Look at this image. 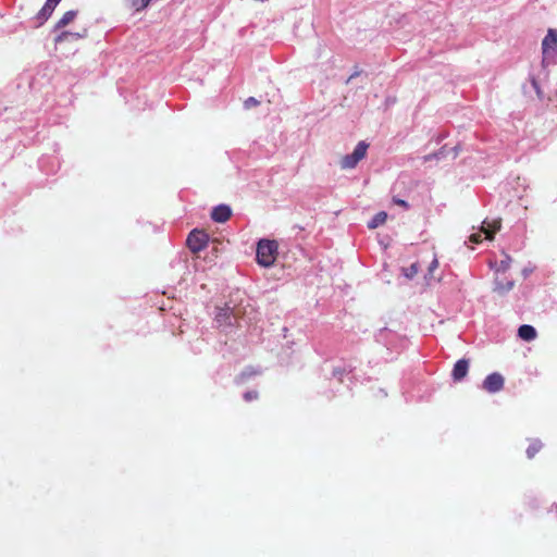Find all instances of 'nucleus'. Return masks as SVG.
Masks as SVG:
<instances>
[{"label":"nucleus","instance_id":"26","mask_svg":"<svg viewBox=\"0 0 557 557\" xmlns=\"http://www.w3.org/2000/svg\"><path fill=\"white\" fill-rule=\"evenodd\" d=\"M522 334H523L522 325H520V326L517 329V336H518L519 338H522Z\"/></svg>","mask_w":557,"mask_h":557},{"label":"nucleus","instance_id":"21","mask_svg":"<svg viewBox=\"0 0 557 557\" xmlns=\"http://www.w3.org/2000/svg\"><path fill=\"white\" fill-rule=\"evenodd\" d=\"M257 398H258V392H256V391H248L244 394V399L246 401H251Z\"/></svg>","mask_w":557,"mask_h":557},{"label":"nucleus","instance_id":"2","mask_svg":"<svg viewBox=\"0 0 557 557\" xmlns=\"http://www.w3.org/2000/svg\"><path fill=\"white\" fill-rule=\"evenodd\" d=\"M277 244L274 240L261 239L258 243L256 258L257 262L262 267H271L276 257Z\"/></svg>","mask_w":557,"mask_h":557},{"label":"nucleus","instance_id":"8","mask_svg":"<svg viewBox=\"0 0 557 557\" xmlns=\"http://www.w3.org/2000/svg\"><path fill=\"white\" fill-rule=\"evenodd\" d=\"M231 214H232V210L228 206L219 205L213 208V210L211 212V219L214 222L224 223L230 219Z\"/></svg>","mask_w":557,"mask_h":557},{"label":"nucleus","instance_id":"24","mask_svg":"<svg viewBox=\"0 0 557 557\" xmlns=\"http://www.w3.org/2000/svg\"><path fill=\"white\" fill-rule=\"evenodd\" d=\"M257 373L258 372H253L251 369H246L245 371L242 372L240 377L244 380L245 377H250Z\"/></svg>","mask_w":557,"mask_h":557},{"label":"nucleus","instance_id":"13","mask_svg":"<svg viewBox=\"0 0 557 557\" xmlns=\"http://www.w3.org/2000/svg\"><path fill=\"white\" fill-rule=\"evenodd\" d=\"M387 219V214L386 212L384 211H381L379 213H376L369 222H368V227L370 230H373V228H376L379 227L380 225L384 224L385 221Z\"/></svg>","mask_w":557,"mask_h":557},{"label":"nucleus","instance_id":"11","mask_svg":"<svg viewBox=\"0 0 557 557\" xmlns=\"http://www.w3.org/2000/svg\"><path fill=\"white\" fill-rule=\"evenodd\" d=\"M77 16L76 10H70L63 14V16L54 25V30L61 29L72 23Z\"/></svg>","mask_w":557,"mask_h":557},{"label":"nucleus","instance_id":"19","mask_svg":"<svg viewBox=\"0 0 557 557\" xmlns=\"http://www.w3.org/2000/svg\"><path fill=\"white\" fill-rule=\"evenodd\" d=\"M512 286L513 283L511 281H508L507 284L504 286L498 280H496V289L502 293L510 290Z\"/></svg>","mask_w":557,"mask_h":557},{"label":"nucleus","instance_id":"12","mask_svg":"<svg viewBox=\"0 0 557 557\" xmlns=\"http://www.w3.org/2000/svg\"><path fill=\"white\" fill-rule=\"evenodd\" d=\"M82 37L83 35L79 33L63 30L54 38V42L58 45L66 40H78Z\"/></svg>","mask_w":557,"mask_h":557},{"label":"nucleus","instance_id":"18","mask_svg":"<svg viewBox=\"0 0 557 557\" xmlns=\"http://www.w3.org/2000/svg\"><path fill=\"white\" fill-rule=\"evenodd\" d=\"M419 272V267L417 263H412L410 268L406 269L405 275L408 278H412Z\"/></svg>","mask_w":557,"mask_h":557},{"label":"nucleus","instance_id":"14","mask_svg":"<svg viewBox=\"0 0 557 557\" xmlns=\"http://www.w3.org/2000/svg\"><path fill=\"white\" fill-rule=\"evenodd\" d=\"M543 447V444L540 440H532L530 445L527 448V456L529 458H533Z\"/></svg>","mask_w":557,"mask_h":557},{"label":"nucleus","instance_id":"5","mask_svg":"<svg viewBox=\"0 0 557 557\" xmlns=\"http://www.w3.org/2000/svg\"><path fill=\"white\" fill-rule=\"evenodd\" d=\"M368 147L366 141H359L354 151L342 159V169H354L366 157Z\"/></svg>","mask_w":557,"mask_h":557},{"label":"nucleus","instance_id":"6","mask_svg":"<svg viewBox=\"0 0 557 557\" xmlns=\"http://www.w3.org/2000/svg\"><path fill=\"white\" fill-rule=\"evenodd\" d=\"M209 236L203 231L193 230L186 240L187 247L193 252H199L208 245Z\"/></svg>","mask_w":557,"mask_h":557},{"label":"nucleus","instance_id":"7","mask_svg":"<svg viewBox=\"0 0 557 557\" xmlns=\"http://www.w3.org/2000/svg\"><path fill=\"white\" fill-rule=\"evenodd\" d=\"M504 376L499 372H493L484 379L481 388L490 394H496L504 388Z\"/></svg>","mask_w":557,"mask_h":557},{"label":"nucleus","instance_id":"22","mask_svg":"<svg viewBox=\"0 0 557 557\" xmlns=\"http://www.w3.org/2000/svg\"><path fill=\"white\" fill-rule=\"evenodd\" d=\"M531 84H532L533 88L535 89L537 97L540 99H542L543 92H542V90H541V88H540V86H539V84H537V82H536V79L534 77L531 78Z\"/></svg>","mask_w":557,"mask_h":557},{"label":"nucleus","instance_id":"16","mask_svg":"<svg viewBox=\"0 0 557 557\" xmlns=\"http://www.w3.org/2000/svg\"><path fill=\"white\" fill-rule=\"evenodd\" d=\"M52 12L48 10L45 5L41 8V10L37 13L36 20L38 21V25H42L50 16Z\"/></svg>","mask_w":557,"mask_h":557},{"label":"nucleus","instance_id":"20","mask_svg":"<svg viewBox=\"0 0 557 557\" xmlns=\"http://www.w3.org/2000/svg\"><path fill=\"white\" fill-rule=\"evenodd\" d=\"M258 104H259V101H258L256 98H253V97H249V98H247V99L245 100V102H244V107H245L246 109H250V108L256 107V106H258Z\"/></svg>","mask_w":557,"mask_h":557},{"label":"nucleus","instance_id":"30","mask_svg":"<svg viewBox=\"0 0 557 557\" xmlns=\"http://www.w3.org/2000/svg\"><path fill=\"white\" fill-rule=\"evenodd\" d=\"M339 373H341L339 371H336V370L334 371V375H337Z\"/></svg>","mask_w":557,"mask_h":557},{"label":"nucleus","instance_id":"17","mask_svg":"<svg viewBox=\"0 0 557 557\" xmlns=\"http://www.w3.org/2000/svg\"><path fill=\"white\" fill-rule=\"evenodd\" d=\"M536 335V330L532 325L524 324V342L533 341Z\"/></svg>","mask_w":557,"mask_h":557},{"label":"nucleus","instance_id":"23","mask_svg":"<svg viewBox=\"0 0 557 557\" xmlns=\"http://www.w3.org/2000/svg\"><path fill=\"white\" fill-rule=\"evenodd\" d=\"M437 267H438V260H437L436 258H434V259L431 261L430 265H429V274L431 275V274L433 273V271H434L435 269H437Z\"/></svg>","mask_w":557,"mask_h":557},{"label":"nucleus","instance_id":"15","mask_svg":"<svg viewBox=\"0 0 557 557\" xmlns=\"http://www.w3.org/2000/svg\"><path fill=\"white\" fill-rule=\"evenodd\" d=\"M510 261V257L504 255V258L499 262L491 263V267L494 268L496 272H505L509 268Z\"/></svg>","mask_w":557,"mask_h":557},{"label":"nucleus","instance_id":"4","mask_svg":"<svg viewBox=\"0 0 557 557\" xmlns=\"http://www.w3.org/2000/svg\"><path fill=\"white\" fill-rule=\"evenodd\" d=\"M214 321L222 329L235 326L238 321V311L228 304H225L223 307H216Z\"/></svg>","mask_w":557,"mask_h":557},{"label":"nucleus","instance_id":"31","mask_svg":"<svg viewBox=\"0 0 557 557\" xmlns=\"http://www.w3.org/2000/svg\"><path fill=\"white\" fill-rule=\"evenodd\" d=\"M553 510H555L557 513V505L554 506Z\"/></svg>","mask_w":557,"mask_h":557},{"label":"nucleus","instance_id":"28","mask_svg":"<svg viewBox=\"0 0 557 557\" xmlns=\"http://www.w3.org/2000/svg\"><path fill=\"white\" fill-rule=\"evenodd\" d=\"M398 203H400L403 206H407L406 201H404V200H399Z\"/></svg>","mask_w":557,"mask_h":557},{"label":"nucleus","instance_id":"9","mask_svg":"<svg viewBox=\"0 0 557 557\" xmlns=\"http://www.w3.org/2000/svg\"><path fill=\"white\" fill-rule=\"evenodd\" d=\"M449 152H453V158L455 159L458 156V146H455L451 149H447L446 146H444L438 151L424 156L423 162L442 160L443 158H446Z\"/></svg>","mask_w":557,"mask_h":557},{"label":"nucleus","instance_id":"25","mask_svg":"<svg viewBox=\"0 0 557 557\" xmlns=\"http://www.w3.org/2000/svg\"><path fill=\"white\" fill-rule=\"evenodd\" d=\"M57 5H58L57 3H54V2H50V0H47V1H46V3H45V7H46L48 10H50V12H52V13H53V11H54V9H55V7H57Z\"/></svg>","mask_w":557,"mask_h":557},{"label":"nucleus","instance_id":"10","mask_svg":"<svg viewBox=\"0 0 557 557\" xmlns=\"http://www.w3.org/2000/svg\"><path fill=\"white\" fill-rule=\"evenodd\" d=\"M469 361L467 359H459L453 369V379L455 381H461L468 373Z\"/></svg>","mask_w":557,"mask_h":557},{"label":"nucleus","instance_id":"3","mask_svg":"<svg viewBox=\"0 0 557 557\" xmlns=\"http://www.w3.org/2000/svg\"><path fill=\"white\" fill-rule=\"evenodd\" d=\"M500 225L502 224L499 219H494L491 221L486 219L482 222L478 231L469 236V240L473 244L481 243L483 238L492 240L495 233L500 230Z\"/></svg>","mask_w":557,"mask_h":557},{"label":"nucleus","instance_id":"27","mask_svg":"<svg viewBox=\"0 0 557 557\" xmlns=\"http://www.w3.org/2000/svg\"><path fill=\"white\" fill-rule=\"evenodd\" d=\"M357 75H358V72H355L354 74H351L350 77L348 78V82L351 81L352 78H355Z\"/></svg>","mask_w":557,"mask_h":557},{"label":"nucleus","instance_id":"29","mask_svg":"<svg viewBox=\"0 0 557 557\" xmlns=\"http://www.w3.org/2000/svg\"><path fill=\"white\" fill-rule=\"evenodd\" d=\"M60 1H61V0H50V2H54V3H57V4H59V2H60Z\"/></svg>","mask_w":557,"mask_h":557},{"label":"nucleus","instance_id":"1","mask_svg":"<svg viewBox=\"0 0 557 557\" xmlns=\"http://www.w3.org/2000/svg\"><path fill=\"white\" fill-rule=\"evenodd\" d=\"M542 65L548 66L557 61V30L549 28L542 41Z\"/></svg>","mask_w":557,"mask_h":557}]
</instances>
